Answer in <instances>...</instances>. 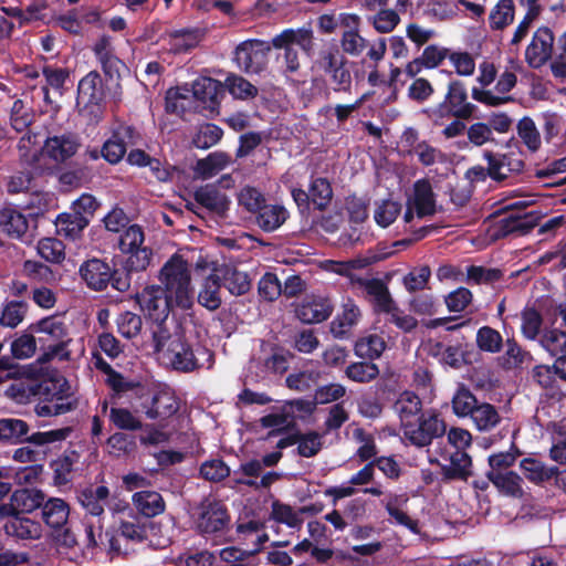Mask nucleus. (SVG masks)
Returning <instances> with one entry per match:
<instances>
[{"instance_id":"nucleus-27","label":"nucleus","mask_w":566,"mask_h":566,"mask_svg":"<svg viewBox=\"0 0 566 566\" xmlns=\"http://www.w3.org/2000/svg\"><path fill=\"white\" fill-rule=\"evenodd\" d=\"M366 293L371 297L375 312L387 314L395 310L396 302L388 286L379 279L366 280L361 283Z\"/></svg>"},{"instance_id":"nucleus-43","label":"nucleus","mask_w":566,"mask_h":566,"mask_svg":"<svg viewBox=\"0 0 566 566\" xmlns=\"http://www.w3.org/2000/svg\"><path fill=\"white\" fill-rule=\"evenodd\" d=\"M386 347L387 344L380 335L367 334L357 339L355 354L361 358L376 359L381 356Z\"/></svg>"},{"instance_id":"nucleus-61","label":"nucleus","mask_w":566,"mask_h":566,"mask_svg":"<svg viewBox=\"0 0 566 566\" xmlns=\"http://www.w3.org/2000/svg\"><path fill=\"white\" fill-rule=\"evenodd\" d=\"M258 549L244 551L235 546H228L218 552L219 559L232 566H247L248 559L251 558Z\"/></svg>"},{"instance_id":"nucleus-39","label":"nucleus","mask_w":566,"mask_h":566,"mask_svg":"<svg viewBox=\"0 0 566 566\" xmlns=\"http://www.w3.org/2000/svg\"><path fill=\"white\" fill-rule=\"evenodd\" d=\"M359 307L348 301L344 304L343 313L338 315L331 324V332L335 337H343L360 319Z\"/></svg>"},{"instance_id":"nucleus-50","label":"nucleus","mask_w":566,"mask_h":566,"mask_svg":"<svg viewBox=\"0 0 566 566\" xmlns=\"http://www.w3.org/2000/svg\"><path fill=\"white\" fill-rule=\"evenodd\" d=\"M28 304L23 301H10L3 308L0 316V324L6 327H17L25 317Z\"/></svg>"},{"instance_id":"nucleus-6","label":"nucleus","mask_w":566,"mask_h":566,"mask_svg":"<svg viewBox=\"0 0 566 566\" xmlns=\"http://www.w3.org/2000/svg\"><path fill=\"white\" fill-rule=\"evenodd\" d=\"M195 271H216L220 275V282L234 296H240L249 292L251 281L245 272L239 271L232 265L222 264L218 266L216 262L200 255L193 263Z\"/></svg>"},{"instance_id":"nucleus-4","label":"nucleus","mask_w":566,"mask_h":566,"mask_svg":"<svg viewBox=\"0 0 566 566\" xmlns=\"http://www.w3.org/2000/svg\"><path fill=\"white\" fill-rule=\"evenodd\" d=\"M144 232L137 224L129 226L119 238V249L128 254L126 265L130 271H144L151 261L153 251L144 245Z\"/></svg>"},{"instance_id":"nucleus-17","label":"nucleus","mask_w":566,"mask_h":566,"mask_svg":"<svg viewBox=\"0 0 566 566\" xmlns=\"http://www.w3.org/2000/svg\"><path fill=\"white\" fill-rule=\"evenodd\" d=\"M193 97L203 104V108L214 112L226 94L223 84L209 76L198 77L192 83Z\"/></svg>"},{"instance_id":"nucleus-44","label":"nucleus","mask_w":566,"mask_h":566,"mask_svg":"<svg viewBox=\"0 0 566 566\" xmlns=\"http://www.w3.org/2000/svg\"><path fill=\"white\" fill-rule=\"evenodd\" d=\"M87 224V218L75 212L62 213L55 221L57 233L71 239H75Z\"/></svg>"},{"instance_id":"nucleus-57","label":"nucleus","mask_w":566,"mask_h":566,"mask_svg":"<svg viewBox=\"0 0 566 566\" xmlns=\"http://www.w3.org/2000/svg\"><path fill=\"white\" fill-rule=\"evenodd\" d=\"M379 369L373 363H354L346 368V376L356 382H369L377 378Z\"/></svg>"},{"instance_id":"nucleus-62","label":"nucleus","mask_w":566,"mask_h":566,"mask_svg":"<svg viewBox=\"0 0 566 566\" xmlns=\"http://www.w3.org/2000/svg\"><path fill=\"white\" fill-rule=\"evenodd\" d=\"M318 375L313 371H301L290 375L286 379L287 386L298 391L314 390L317 391Z\"/></svg>"},{"instance_id":"nucleus-29","label":"nucleus","mask_w":566,"mask_h":566,"mask_svg":"<svg viewBox=\"0 0 566 566\" xmlns=\"http://www.w3.org/2000/svg\"><path fill=\"white\" fill-rule=\"evenodd\" d=\"M111 137L105 142H138L146 138V133L140 123L132 120L114 119L109 126Z\"/></svg>"},{"instance_id":"nucleus-10","label":"nucleus","mask_w":566,"mask_h":566,"mask_svg":"<svg viewBox=\"0 0 566 566\" xmlns=\"http://www.w3.org/2000/svg\"><path fill=\"white\" fill-rule=\"evenodd\" d=\"M446 432V423L436 413H426L419 419V423L413 421L403 428L405 438L417 447H426L434 438L441 437Z\"/></svg>"},{"instance_id":"nucleus-34","label":"nucleus","mask_w":566,"mask_h":566,"mask_svg":"<svg viewBox=\"0 0 566 566\" xmlns=\"http://www.w3.org/2000/svg\"><path fill=\"white\" fill-rule=\"evenodd\" d=\"M394 408L405 428L418 417L422 409V402L415 392L403 391L397 398Z\"/></svg>"},{"instance_id":"nucleus-59","label":"nucleus","mask_w":566,"mask_h":566,"mask_svg":"<svg viewBox=\"0 0 566 566\" xmlns=\"http://www.w3.org/2000/svg\"><path fill=\"white\" fill-rule=\"evenodd\" d=\"M29 431L28 424L20 419H0V439L15 441Z\"/></svg>"},{"instance_id":"nucleus-37","label":"nucleus","mask_w":566,"mask_h":566,"mask_svg":"<svg viewBox=\"0 0 566 566\" xmlns=\"http://www.w3.org/2000/svg\"><path fill=\"white\" fill-rule=\"evenodd\" d=\"M258 212L256 223L268 232L279 229L289 218L287 210L280 205L262 206Z\"/></svg>"},{"instance_id":"nucleus-15","label":"nucleus","mask_w":566,"mask_h":566,"mask_svg":"<svg viewBox=\"0 0 566 566\" xmlns=\"http://www.w3.org/2000/svg\"><path fill=\"white\" fill-rule=\"evenodd\" d=\"M111 84L104 82L97 71H91L83 76L77 84V106L82 104L105 106L106 91Z\"/></svg>"},{"instance_id":"nucleus-28","label":"nucleus","mask_w":566,"mask_h":566,"mask_svg":"<svg viewBox=\"0 0 566 566\" xmlns=\"http://www.w3.org/2000/svg\"><path fill=\"white\" fill-rule=\"evenodd\" d=\"M532 355L514 339H506L505 352L497 357L499 366L504 370H518L531 365Z\"/></svg>"},{"instance_id":"nucleus-5","label":"nucleus","mask_w":566,"mask_h":566,"mask_svg":"<svg viewBox=\"0 0 566 566\" xmlns=\"http://www.w3.org/2000/svg\"><path fill=\"white\" fill-rule=\"evenodd\" d=\"M269 42L258 39L245 40L237 45L234 61L239 69L249 74H259L266 66L271 50Z\"/></svg>"},{"instance_id":"nucleus-31","label":"nucleus","mask_w":566,"mask_h":566,"mask_svg":"<svg viewBox=\"0 0 566 566\" xmlns=\"http://www.w3.org/2000/svg\"><path fill=\"white\" fill-rule=\"evenodd\" d=\"M69 515V504L62 499L52 497L42 504L43 521L52 528L64 527L67 523Z\"/></svg>"},{"instance_id":"nucleus-56","label":"nucleus","mask_w":566,"mask_h":566,"mask_svg":"<svg viewBox=\"0 0 566 566\" xmlns=\"http://www.w3.org/2000/svg\"><path fill=\"white\" fill-rule=\"evenodd\" d=\"M356 442V454L361 461H367L377 454V448L374 437L364 429L357 428L353 432Z\"/></svg>"},{"instance_id":"nucleus-23","label":"nucleus","mask_w":566,"mask_h":566,"mask_svg":"<svg viewBox=\"0 0 566 566\" xmlns=\"http://www.w3.org/2000/svg\"><path fill=\"white\" fill-rule=\"evenodd\" d=\"M449 55V49L430 44L424 48L419 57H416L406 65V74L409 77H415L422 69H434L439 66Z\"/></svg>"},{"instance_id":"nucleus-19","label":"nucleus","mask_w":566,"mask_h":566,"mask_svg":"<svg viewBox=\"0 0 566 566\" xmlns=\"http://www.w3.org/2000/svg\"><path fill=\"white\" fill-rule=\"evenodd\" d=\"M442 474L449 480H467L472 475L471 457L463 450L446 451Z\"/></svg>"},{"instance_id":"nucleus-18","label":"nucleus","mask_w":566,"mask_h":566,"mask_svg":"<svg viewBox=\"0 0 566 566\" xmlns=\"http://www.w3.org/2000/svg\"><path fill=\"white\" fill-rule=\"evenodd\" d=\"M78 111L74 117L76 134L85 138H95L98 135V125L105 115V106L102 104L77 106Z\"/></svg>"},{"instance_id":"nucleus-41","label":"nucleus","mask_w":566,"mask_h":566,"mask_svg":"<svg viewBox=\"0 0 566 566\" xmlns=\"http://www.w3.org/2000/svg\"><path fill=\"white\" fill-rule=\"evenodd\" d=\"M407 501L408 500L405 495L390 494L382 503L389 516L394 518L397 524L417 532V522L413 521L402 509Z\"/></svg>"},{"instance_id":"nucleus-12","label":"nucleus","mask_w":566,"mask_h":566,"mask_svg":"<svg viewBox=\"0 0 566 566\" xmlns=\"http://www.w3.org/2000/svg\"><path fill=\"white\" fill-rule=\"evenodd\" d=\"M229 522L226 507L212 500H205L196 512V526L205 534L222 531Z\"/></svg>"},{"instance_id":"nucleus-52","label":"nucleus","mask_w":566,"mask_h":566,"mask_svg":"<svg viewBox=\"0 0 566 566\" xmlns=\"http://www.w3.org/2000/svg\"><path fill=\"white\" fill-rule=\"evenodd\" d=\"M541 346L552 356L566 353V333L558 328L546 329L539 338Z\"/></svg>"},{"instance_id":"nucleus-64","label":"nucleus","mask_w":566,"mask_h":566,"mask_svg":"<svg viewBox=\"0 0 566 566\" xmlns=\"http://www.w3.org/2000/svg\"><path fill=\"white\" fill-rule=\"evenodd\" d=\"M399 22V14L392 9H382L373 17V25L380 33L391 32Z\"/></svg>"},{"instance_id":"nucleus-35","label":"nucleus","mask_w":566,"mask_h":566,"mask_svg":"<svg viewBox=\"0 0 566 566\" xmlns=\"http://www.w3.org/2000/svg\"><path fill=\"white\" fill-rule=\"evenodd\" d=\"M486 476L505 495L513 497L523 495V480L517 473L488 471Z\"/></svg>"},{"instance_id":"nucleus-51","label":"nucleus","mask_w":566,"mask_h":566,"mask_svg":"<svg viewBox=\"0 0 566 566\" xmlns=\"http://www.w3.org/2000/svg\"><path fill=\"white\" fill-rule=\"evenodd\" d=\"M39 255L48 262L61 263L65 259V247L54 238H44L38 242Z\"/></svg>"},{"instance_id":"nucleus-60","label":"nucleus","mask_w":566,"mask_h":566,"mask_svg":"<svg viewBox=\"0 0 566 566\" xmlns=\"http://www.w3.org/2000/svg\"><path fill=\"white\" fill-rule=\"evenodd\" d=\"M118 333L126 337H136L142 331V318L132 312L120 314L116 321Z\"/></svg>"},{"instance_id":"nucleus-38","label":"nucleus","mask_w":566,"mask_h":566,"mask_svg":"<svg viewBox=\"0 0 566 566\" xmlns=\"http://www.w3.org/2000/svg\"><path fill=\"white\" fill-rule=\"evenodd\" d=\"M27 218L19 211L6 208L0 211V230L13 238H21L28 230Z\"/></svg>"},{"instance_id":"nucleus-33","label":"nucleus","mask_w":566,"mask_h":566,"mask_svg":"<svg viewBox=\"0 0 566 566\" xmlns=\"http://www.w3.org/2000/svg\"><path fill=\"white\" fill-rule=\"evenodd\" d=\"M489 161L488 174L495 180L505 179L511 172L520 171L523 164L517 158L506 154H486Z\"/></svg>"},{"instance_id":"nucleus-22","label":"nucleus","mask_w":566,"mask_h":566,"mask_svg":"<svg viewBox=\"0 0 566 566\" xmlns=\"http://www.w3.org/2000/svg\"><path fill=\"white\" fill-rule=\"evenodd\" d=\"M179 409V401L174 392L167 389L154 395L150 405L145 407V413L153 420H165L174 416Z\"/></svg>"},{"instance_id":"nucleus-16","label":"nucleus","mask_w":566,"mask_h":566,"mask_svg":"<svg viewBox=\"0 0 566 566\" xmlns=\"http://www.w3.org/2000/svg\"><path fill=\"white\" fill-rule=\"evenodd\" d=\"M45 495L35 489H21L13 492L9 504L0 506L1 516L19 515L31 513L42 506Z\"/></svg>"},{"instance_id":"nucleus-30","label":"nucleus","mask_w":566,"mask_h":566,"mask_svg":"<svg viewBox=\"0 0 566 566\" xmlns=\"http://www.w3.org/2000/svg\"><path fill=\"white\" fill-rule=\"evenodd\" d=\"M39 333L41 343H55L71 338L65 322L59 316H49L41 319L35 327Z\"/></svg>"},{"instance_id":"nucleus-47","label":"nucleus","mask_w":566,"mask_h":566,"mask_svg":"<svg viewBox=\"0 0 566 566\" xmlns=\"http://www.w3.org/2000/svg\"><path fill=\"white\" fill-rule=\"evenodd\" d=\"M230 157L224 153L210 154L197 163L196 172L203 179L211 178L230 164Z\"/></svg>"},{"instance_id":"nucleus-2","label":"nucleus","mask_w":566,"mask_h":566,"mask_svg":"<svg viewBox=\"0 0 566 566\" xmlns=\"http://www.w3.org/2000/svg\"><path fill=\"white\" fill-rule=\"evenodd\" d=\"M156 353L158 361L175 370L189 373L202 366L199 355L202 354L210 360L211 355L207 350H192L189 344L179 335H155Z\"/></svg>"},{"instance_id":"nucleus-3","label":"nucleus","mask_w":566,"mask_h":566,"mask_svg":"<svg viewBox=\"0 0 566 566\" xmlns=\"http://www.w3.org/2000/svg\"><path fill=\"white\" fill-rule=\"evenodd\" d=\"M271 44L275 49H284L286 70L289 72H296L300 67V62L293 45L300 46L310 56L313 52L314 32L311 24L298 29H285L272 39Z\"/></svg>"},{"instance_id":"nucleus-8","label":"nucleus","mask_w":566,"mask_h":566,"mask_svg":"<svg viewBox=\"0 0 566 566\" xmlns=\"http://www.w3.org/2000/svg\"><path fill=\"white\" fill-rule=\"evenodd\" d=\"M93 53L104 73L106 83L119 86L122 73L127 71L126 64L116 56L111 36L102 35L93 45Z\"/></svg>"},{"instance_id":"nucleus-55","label":"nucleus","mask_w":566,"mask_h":566,"mask_svg":"<svg viewBox=\"0 0 566 566\" xmlns=\"http://www.w3.org/2000/svg\"><path fill=\"white\" fill-rule=\"evenodd\" d=\"M521 329L524 337L534 340L539 335L542 315L533 307H526L521 314Z\"/></svg>"},{"instance_id":"nucleus-58","label":"nucleus","mask_w":566,"mask_h":566,"mask_svg":"<svg viewBox=\"0 0 566 566\" xmlns=\"http://www.w3.org/2000/svg\"><path fill=\"white\" fill-rule=\"evenodd\" d=\"M109 418L112 422L123 430H138L143 424L138 417L126 408H111Z\"/></svg>"},{"instance_id":"nucleus-40","label":"nucleus","mask_w":566,"mask_h":566,"mask_svg":"<svg viewBox=\"0 0 566 566\" xmlns=\"http://www.w3.org/2000/svg\"><path fill=\"white\" fill-rule=\"evenodd\" d=\"M520 468L525 478L536 484L548 481L558 473L557 468H548L543 462L534 458L523 459L520 463Z\"/></svg>"},{"instance_id":"nucleus-11","label":"nucleus","mask_w":566,"mask_h":566,"mask_svg":"<svg viewBox=\"0 0 566 566\" xmlns=\"http://www.w3.org/2000/svg\"><path fill=\"white\" fill-rule=\"evenodd\" d=\"M415 212L418 218L432 216L436 212V200L430 182L426 179L417 180L412 192L407 199V210L403 214V221L410 223Z\"/></svg>"},{"instance_id":"nucleus-21","label":"nucleus","mask_w":566,"mask_h":566,"mask_svg":"<svg viewBox=\"0 0 566 566\" xmlns=\"http://www.w3.org/2000/svg\"><path fill=\"white\" fill-rule=\"evenodd\" d=\"M54 388L59 391L54 394L56 399H51L49 402L40 403L35 407V412L40 417L59 416L69 412L73 409L74 405L67 397L69 386L64 378L60 377L52 381Z\"/></svg>"},{"instance_id":"nucleus-36","label":"nucleus","mask_w":566,"mask_h":566,"mask_svg":"<svg viewBox=\"0 0 566 566\" xmlns=\"http://www.w3.org/2000/svg\"><path fill=\"white\" fill-rule=\"evenodd\" d=\"M136 510L146 517H153L165 511L161 495L155 491H140L133 495Z\"/></svg>"},{"instance_id":"nucleus-46","label":"nucleus","mask_w":566,"mask_h":566,"mask_svg":"<svg viewBox=\"0 0 566 566\" xmlns=\"http://www.w3.org/2000/svg\"><path fill=\"white\" fill-rule=\"evenodd\" d=\"M401 213V205L398 201L386 199L375 203L373 217L381 228H388Z\"/></svg>"},{"instance_id":"nucleus-32","label":"nucleus","mask_w":566,"mask_h":566,"mask_svg":"<svg viewBox=\"0 0 566 566\" xmlns=\"http://www.w3.org/2000/svg\"><path fill=\"white\" fill-rule=\"evenodd\" d=\"M76 151V144H44L39 156L34 157V163L39 167H52L53 164L64 161Z\"/></svg>"},{"instance_id":"nucleus-53","label":"nucleus","mask_w":566,"mask_h":566,"mask_svg":"<svg viewBox=\"0 0 566 566\" xmlns=\"http://www.w3.org/2000/svg\"><path fill=\"white\" fill-rule=\"evenodd\" d=\"M478 347L488 353H499L503 346L502 335L489 326L481 327L476 333Z\"/></svg>"},{"instance_id":"nucleus-49","label":"nucleus","mask_w":566,"mask_h":566,"mask_svg":"<svg viewBox=\"0 0 566 566\" xmlns=\"http://www.w3.org/2000/svg\"><path fill=\"white\" fill-rule=\"evenodd\" d=\"M196 200L207 209L221 213L228 208V198L211 187L200 188L196 191Z\"/></svg>"},{"instance_id":"nucleus-42","label":"nucleus","mask_w":566,"mask_h":566,"mask_svg":"<svg viewBox=\"0 0 566 566\" xmlns=\"http://www.w3.org/2000/svg\"><path fill=\"white\" fill-rule=\"evenodd\" d=\"M222 84L226 92L228 91L235 99H252L259 93V90L255 85H253L243 76L233 73L229 74Z\"/></svg>"},{"instance_id":"nucleus-45","label":"nucleus","mask_w":566,"mask_h":566,"mask_svg":"<svg viewBox=\"0 0 566 566\" xmlns=\"http://www.w3.org/2000/svg\"><path fill=\"white\" fill-rule=\"evenodd\" d=\"M515 17V4L513 0H500L491 10L489 15L492 30H503L509 27Z\"/></svg>"},{"instance_id":"nucleus-1","label":"nucleus","mask_w":566,"mask_h":566,"mask_svg":"<svg viewBox=\"0 0 566 566\" xmlns=\"http://www.w3.org/2000/svg\"><path fill=\"white\" fill-rule=\"evenodd\" d=\"M191 266L189 258L182 252H177L164 263L157 276L168 298L181 310H188L193 304Z\"/></svg>"},{"instance_id":"nucleus-24","label":"nucleus","mask_w":566,"mask_h":566,"mask_svg":"<svg viewBox=\"0 0 566 566\" xmlns=\"http://www.w3.org/2000/svg\"><path fill=\"white\" fill-rule=\"evenodd\" d=\"M324 70L331 75L333 82L337 85L335 90H346L349 87L352 78L350 72L346 67L347 60L338 50L329 52L324 56Z\"/></svg>"},{"instance_id":"nucleus-14","label":"nucleus","mask_w":566,"mask_h":566,"mask_svg":"<svg viewBox=\"0 0 566 566\" xmlns=\"http://www.w3.org/2000/svg\"><path fill=\"white\" fill-rule=\"evenodd\" d=\"M205 38V31L200 28H182L165 30L159 34L158 41H167L169 52L179 55L187 54L196 49Z\"/></svg>"},{"instance_id":"nucleus-25","label":"nucleus","mask_w":566,"mask_h":566,"mask_svg":"<svg viewBox=\"0 0 566 566\" xmlns=\"http://www.w3.org/2000/svg\"><path fill=\"white\" fill-rule=\"evenodd\" d=\"M80 273L90 287L96 291L105 289L111 281V268L101 260L93 259L84 263Z\"/></svg>"},{"instance_id":"nucleus-26","label":"nucleus","mask_w":566,"mask_h":566,"mask_svg":"<svg viewBox=\"0 0 566 566\" xmlns=\"http://www.w3.org/2000/svg\"><path fill=\"white\" fill-rule=\"evenodd\" d=\"M11 516L12 518L4 525L8 535L30 541L40 539L42 537L43 527L40 522L27 516Z\"/></svg>"},{"instance_id":"nucleus-54","label":"nucleus","mask_w":566,"mask_h":566,"mask_svg":"<svg viewBox=\"0 0 566 566\" xmlns=\"http://www.w3.org/2000/svg\"><path fill=\"white\" fill-rule=\"evenodd\" d=\"M478 401L473 394L465 387H459L452 399L453 412L458 417L470 416Z\"/></svg>"},{"instance_id":"nucleus-20","label":"nucleus","mask_w":566,"mask_h":566,"mask_svg":"<svg viewBox=\"0 0 566 566\" xmlns=\"http://www.w3.org/2000/svg\"><path fill=\"white\" fill-rule=\"evenodd\" d=\"M203 275V281L198 293V303L209 311H216L221 305L220 275L216 271H196Z\"/></svg>"},{"instance_id":"nucleus-48","label":"nucleus","mask_w":566,"mask_h":566,"mask_svg":"<svg viewBox=\"0 0 566 566\" xmlns=\"http://www.w3.org/2000/svg\"><path fill=\"white\" fill-rule=\"evenodd\" d=\"M470 417L481 431H489L500 422L495 407L486 402L476 405Z\"/></svg>"},{"instance_id":"nucleus-7","label":"nucleus","mask_w":566,"mask_h":566,"mask_svg":"<svg viewBox=\"0 0 566 566\" xmlns=\"http://www.w3.org/2000/svg\"><path fill=\"white\" fill-rule=\"evenodd\" d=\"M468 93L463 82L451 81L444 101L440 103L432 113L440 117L448 115L455 118H471L476 106L467 102Z\"/></svg>"},{"instance_id":"nucleus-63","label":"nucleus","mask_w":566,"mask_h":566,"mask_svg":"<svg viewBox=\"0 0 566 566\" xmlns=\"http://www.w3.org/2000/svg\"><path fill=\"white\" fill-rule=\"evenodd\" d=\"M431 271L427 265L420 266L403 277V285L409 292H417L426 289Z\"/></svg>"},{"instance_id":"nucleus-13","label":"nucleus","mask_w":566,"mask_h":566,"mask_svg":"<svg viewBox=\"0 0 566 566\" xmlns=\"http://www.w3.org/2000/svg\"><path fill=\"white\" fill-rule=\"evenodd\" d=\"M555 36L548 27H539L525 50V61L532 69H539L552 57Z\"/></svg>"},{"instance_id":"nucleus-9","label":"nucleus","mask_w":566,"mask_h":566,"mask_svg":"<svg viewBox=\"0 0 566 566\" xmlns=\"http://www.w3.org/2000/svg\"><path fill=\"white\" fill-rule=\"evenodd\" d=\"M136 301L140 311L157 322L166 319L170 311L176 307L175 302L168 298V294L160 285L145 287L136 295Z\"/></svg>"}]
</instances>
